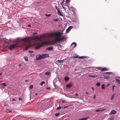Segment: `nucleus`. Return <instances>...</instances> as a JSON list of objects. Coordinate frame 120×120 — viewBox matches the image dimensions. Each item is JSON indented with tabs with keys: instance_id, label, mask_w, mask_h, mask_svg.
Returning a JSON list of instances; mask_svg holds the SVG:
<instances>
[{
	"instance_id": "338daca9",
	"label": "nucleus",
	"mask_w": 120,
	"mask_h": 120,
	"mask_svg": "<svg viewBox=\"0 0 120 120\" xmlns=\"http://www.w3.org/2000/svg\"><path fill=\"white\" fill-rule=\"evenodd\" d=\"M61 5H62V4L61 3Z\"/></svg>"
},
{
	"instance_id": "39448f33",
	"label": "nucleus",
	"mask_w": 120,
	"mask_h": 120,
	"mask_svg": "<svg viewBox=\"0 0 120 120\" xmlns=\"http://www.w3.org/2000/svg\"><path fill=\"white\" fill-rule=\"evenodd\" d=\"M38 60H40L41 59H44L43 54L42 55L40 54H38Z\"/></svg>"
},
{
	"instance_id": "774afa93",
	"label": "nucleus",
	"mask_w": 120,
	"mask_h": 120,
	"mask_svg": "<svg viewBox=\"0 0 120 120\" xmlns=\"http://www.w3.org/2000/svg\"><path fill=\"white\" fill-rule=\"evenodd\" d=\"M39 119V118H38V119Z\"/></svg>"
},
{
	"instance_id": "bb28decb",
	"label": "nucleus",
	"mask_w": 120,
	"mask_h": 120,
	"mask_svg": "<svg viewBox=\"0 0 120 120\" xmlns=\"http://www.w3.org/2000/svg\"><path fill=\"white\" fill-rule=\"evenodd\" d=\"M96 85L98 86H100V84L99 82H98L96 84Z\"/></svg>"
},
{
	"instance_id": "9d476101",
	"label": "nucleus",
	"mask_w": 120,
	"mask_h": 120,
	"mask_svg": "<svg viewBox=\"0 0 120 120\" xmlns=\"http://www.w3.org/2000/svg\"><path fill=\"white\" fill-rule=\"evenodd\" d=\"M89 117V116H87L86 117L82 118H80L78 119V120H87Z\"/></svg>"
},
{
	"instance_id": "20e7f679",
	"label": "nucleus",
	"mask_w": 120,
	"mask_h": 120,
	"mask_svg": "<svg viewBox=\"0 0 120 120\" xmlns=\"http://www.w3.org/2000/svg\"><path fill=\"white\" fill-rule=\"evenodd\" d=\"M17 47V45L16 44H11L9 47V49L10 50L16 48Z\"/></svg>"
},
{
	"instance_id": "c03bdc74",
	"label": "nucleus",
	"mask_w": 120,
	"mask_h": 120,
	"mask_svg": "<svg viewBox=\"0 0 120 120\" xmlns=\"http://www.w3.org/2000/svg\"><path fill=\"white\" fill-rule=\"evenodd\" d=\"M97 68L98 69V70H100L101 68L100 67H99L98 68Z\"/></svg>"
},
{
	"instance_id": "680f3d73",
	"label": "nucleus",
	"mask_w": 120,
	"mask_h": 120,
	"mask_svg": "<svg viewBox=\"0 0 120 120\" xmlns=\"http://www.w3.org/2000/svg\"><path fill=\"white\" fill-rule=\"evenodd\" d=\"M35 94L36 95H37L38 94L37 93H35Z\"/></svg>"
},
{
	"instance_id": "c9c22d12",
	"label": "nucleus",
	"mask_w": 120,
	"mask_h": 120,
	"mask_svg": "<svg viewBox=\"0 0 120 120\" xmlns=\"http://www.w3.org/2000/svg\"><path fill=\"white\" fill-rule=\"evenodd\" d=\"M104 79H108V78L107 76H104Z\"/></svg>"
},
{
	"instance_id": "473e14b6",
	"label": "nucleus",
	"mask_w": 120,
	"mask_h": 120,
	"mask_svg": "<svg viewBox=\"0 0 120 120\" xmlns=\"http://www.w3.org/2000/svg\"><path fill=\"white\" fill-rule=\"evenodd\" d=\"M59 114L60 113L59 112L56 113L55 114V115L56 116H58L59 115Z\"/></svg>"
},
{
	"instance_id": "dca6fc26",
	"label": "nucleus",
	"mask_w": 120,
	"mask_h": 120,
	"mask_svg": "<svg viewBox=\"0 0 120 120\" xmlns=\"http://www.w3.org/2000/svg\"><path fill=\"white\" fill-rule=\"evenodd\" d=\"M53 49L51 47H50L47 48L46 49H48L49 50H51Z\"/></svg>"
},
{
	"instance_id": "37998d69",
	"label": "nucleus",
	"mask_w": 120,
	"mask_h": 120,
	"mask_svg": "<svg viewBox=\"0 0 120 120\" xmlns=\"http://www.w3.org/2000/svg\"><path fill=\"white\" fill-rule=\"evenodd\" d=\"M55 9L57 10H57H58V9H59V8H58L57 7V6H56L55 7Z\"/></svg>"
},
{
	"instance_id": "72a5a7b5",
	"label": "nucleus",
	"mask_w": 120,
	"mask_h": 120,
	"mask_svg": "<svg viewBox=\"0 0 120 120\" xmlns=\"http://www.w3.org/2000/svg\"><path fill=\"white\" fill-rule=\"evenodd\" d=\"M2 85L4 86H5L6 85V84L5 83H2Z\"/></svg>"
},
{
	"instance_id": "2f4dec72",
	"label": "nucleus",
	"mask_w": 120,
	"mask_h": 120,
	"mask_svg": "<svg viewBox=\"0 0 120 120\" xmlns=\"http://www.w3.org/2000/svg\"><path fill=\"white\" fill-rule=\"evenodd\" d=\"M79 56H78L77 55H75V56H73V57L74 58H79Z\"/></svg>"
},
{
	"instance_id": "49530a36",
	"label": "nucleus",
	"mask_w": 120,
	"mask_h": 120,
	"mask_svg": "<svg viewBox=\"0 0 120 120\" xmlns=\"http://www.w3.org/2000/svg\"><path fill=\"white\" fill-rule=\"evenodd\" d=\"M27 26L28 27H30L31 26V25L30 24H29Z\"/></svg>"
},
{
	"instance_id": "a19ab883",
	"label": "nucleus",
	"mask_w": 120,
	"mask_h": 120,
	"mask_svg": "<svg viewBox=\"0 0 120 120\" xmlns=\"http://www.w3.org/2000/svg\"><path fill=\"white\" fill-rule=\"evenodd\" d=\"M54 20L55 21H58V19H54Z\"/></svg>"
},
{
	"instance_id": "e433bc0d",
	"label": "nucleus",
	"mask_w": 120,
	"mask_h": 120,
	"mask_svg": "<svg viewBox=\"0 0 120 120\" xmlns=\"http://www.w3.org/2000/svg\"><path fill=\"white\" fill-rule=\"evenodd\" d=\"M114 119V118L113 117H111L109 119V120H113Z\"/></svg>"
},
{
	"instance_id": "79ce46f5",
	"label": "nucleus",
	"mask_w": 120,
	"mask_h": 120,
	"mask_svg": "<svg viewBox=\"0 0 120 120\" xmlns=\"http://www.w3.org/2000/svg\"><path fill=\"white\" fill-rule=\"evenodd\" d=\"M95 98H96V96H95V95H94V96L93 98V99L94 100L95 99Z\"/></svg>"
},
{
	"instance_id": "b1692460",
	"label": "nucleus",
	"mask_w": 120,
	"mask_h": 120,
	"mask_svg": "<svg viewBox=\"0 0 120 120\" xmlns=\"http://www.w3.org/2000/svg\"><path fill=\"white\" fill-rule=\"evenodd\" d=\"M105 85L104 84H103L101 86V88L102 89H105Z\"/></svg>"
},
{
	"instance_id": "052dcab7",
	"label": "nucleus",
	"mask_w": 120,
	"mask_h": 120,
	"mask_svg": "<svg viewBox=\"0 0 120 120\" xmlns=\"http://www.w3.org/2000/svg\"><path fill=\"white\" fill-rule=\"evenodd\" d=\"M109 84H108L106 86H109Z\"/></svg>"
},
{
	"instance_id": "ea45409f",
	"label": "nucleus",
	"mask_w": 120,
	"mask_h": 120,
	"mask_svg": "<svg viewBox=\"0 0 120 120\" xmlns=\"http://www.w3.org/2000/svg\"><path fill=\"white\" fill-rule=\"evenodd\" d=\"M62 103H67L65 101H64V100L62 101Z\"/></svg>"
},
{
	"instance_id": "7ed1b4c3",
	"label": "nucleus",
	"mask_w": 120,
	"mask_h": 120,
	"mask_svg": "<svg viewBox=\"0 0 120 120\" xmlns=\"http://www.w3.org/2000/svg\"><path fill=\"white\" fill-rule=\"evenodd\" d=\"M44 102L43 101H41L38 107V110H40L42 112L44 110L46 109L49 107V103H44Z\"/></svg>"
},
{
	"instance_id": "7c9ffc66",
	"label": "nucleus",
	"mask_w": 120,
	"mask_h": 120,
	"mask_svg": "<svg viewBox=\"0 0 120 120\" xmlns=\"http://www.w3.org/2000/svg\"><path fill=\"white\" fill-rule=\"evenodd\" d=\"M45 15L46 16H47V17H49V16H51V14H45Z\"/></svg>"
},
{
	"instance_id": "6ab92c4d",
	"label": "nucleus",
	"mask_w": 120,
	"mask_h": 120,
	"mask_svg": "<svg viewBox=\"0 0 120 120\" xmlns=\"http://www.w3.org/2000/svg\"><path fill=\"white\" fill-rule=\"evenodd\" d=\"M6 112L7 113H11L12 112L11 111L9 110V109H7L6 110Z\"/></svg>"
},
{
	"instance_id": "c85d7f7f",
	"label": "nucleus",
	"mask_w": 120,
	"mask_h": 120,
	"mask_svg": "<svg viewBox=\"0 0 120 120\" xmlns=\"http://www.w3.org/2000/svg\"><path fill=\"white\" fill-rule=\"evenodd\" d=\"M89 77H92L93 78H94L95 76H95V75H89Z\"/></svg>"
},
{
	"instance_id": "e2e57ef3",
	"label": "nucleus",
	"mask_w": 120,
	"mask_h": 120,
	"mask_svg": "<svg viewBox=\"0 0 120 120\" xmlns=\"http://www.w3.org/2000/svg\"><path fill=\"white\" fill-rule=\"evenodd\" d=\"M2 75V73H0V76Z\"/></svg>"
},
{
	"instance_id": "a18cd8bd",
	"label": "nucleus",
	"mask_w": 120,
	"mask_h": 120,
	"mask_svg": "<svg viewBox=\"0 0 120 120\" xmlns=\"http://www.w3.org/2000/svg\"><path fill=\"white\" fill-rule=\"evenodd\" d=\"M18 99H19V101H21V100H22V98H18Z\"/></svg>"
},
{
	"instance_id": "5fc2aeb1",
	"label": "nucleus",
	"mask_w": 120,
	"mask_h": 120,
	"mask_svg": "<svg viewBox=\"0 0 120 120\" xmlns=\"http://www.w3.org/2000/svg\"><path fill=\"white\" fill-rule=\"evenodd\" d=\"M71 8H72V9H75V8H74L73 7H71Z\"/></svg>"
},
{
	"instance_id": "a211bd4d",
	"label": "nucleus",
	"mask_w": 120,
	"mask_h": 120,
	"mask_svg": "<svg viewBox=\"0 0 120 120\" xmlns=\"http://www.w3.org/2000/svg\"><path fill=\"white\" fill-rule=\"evenodd\" d=\"M107 70V68H102L101 69V71H104Z\"/></svg>"
},
{
	"instance_id": "a878e982",
	"label": "nucleus",
	"mask_w": 120,
	"mask_h": 120,
	"mask_svg": "<svg viewBox=\"0 0 120 120\" xmlns=\"http://www.w3.org/2000/svg\"><path fill=\"white\" fill-rule=\"evenodd\" d=\"M86 56H79V58L80 59H82L83 58H86Z\"/></svg>"
},
{
	"instance_id": "f3484780",
	"label": "nucleus",
	"mask_w": 120,
	"mask_h": 120,
	"mask_svg": "<svg viewBox=\"0 0 120 120\" xmlns=\"http://www.w3.org/2000/svg\"><path fill=\"white\" fill-rule=\"evenodd\" d=\"M75 22L77 24H79V20L78 19H75Z\"/></svg>"
},
{
	"instance_id": "9b49d317",
	"label": "nucleus",
	"mask_w": 120,
	"mask_h": 120,
	"mask_svg": "<svg viewBox=\"0 0 120 120\" xmlns=\"http://www.w3.org/2000/svg\"><path fill=\"white\" fill-rule=\"evenodd\" d=\"M57 12L58 13V14L59 15L61 16H63V15L61 13V12L60 10L59 9H58L57 10Z\"/></svg>"
},
{
	"instance_id": "8fccbe9b",
	"label": "nucleus",
	"mask_w": 120,
	"mask_h": 120,
	"mask_svg": "<svg viewBox=\"0 0 120 120\" xmlns=\"http://www.w3.org/2000/svg\"><path fill=\"white\" fill-rule=\"evenodd\" d=\"M106 73H111V72H106Z\"/></svg>"
},
{
	"instance_id": "f8f14e48",
	"label": "nucleus",
	"mask_w": 120,
	"mask_h": 120,
	"mask_svg": "<svg viewBox=\"0 0 120 120\" xmlns=\"http://www.w3.org/2000/svg\"><path fill=\"white\" fill-rule=\"evenodd\" d=\"M43 56L44 59L48 57H49V55L48 54H43Z\"/></svg>"
},
{
	"instance_id": "0eeeda50",
	"label": "nucleus",
	"mask_w": 120,
	"mask_h": 120,
	"mask_svg": "<svg viewBox=\"0 0 120 120\" xmlns=\"http://www.w3.org/2000/svg\"><path fill=\"white\" fill-rule=\"evenodd\" d=\"M73 28V27L72 26H71L69 27L66 30V33H68L70 30L71 29Z\"/></svg>"
},
{
	"instance_id": "de8ad7c7",
	"label": "nucleus",
	"mask_w": 120,
	"mask_h": 120,
	"mask_svg": "<svg viewBox=\"0 0 120 120\" xmlns=\"http://www.w3.org/2000/svg\"><path fill=\"white\" fill-rule=\"evenodd\" d=\"M75 95L76 96H77L78 95V94L77 93H76L75 94Z\"/></svg>"
},
{
	"instance_id": "09e8293b",
	"label": "nucleus",
	"mask_w": 120,
	"mask_h": 120,
	"mask_svg": "<svg viewBox=\"0 0 120 120\" xmlns=\"http://www.w3.org/2000/svg\"><path fill=\"white\" fill-rule=\"evenodd\" d=\"M29 52H30V53H32V52H33V51H29Z\"/></svg>"
},
{
	"instance_id": "603ef678",
	"label": "nucleus",
	"mask_w": 120,
	"mask_h": 120,
	"mask_svg": "<svg viewBox=\"0 0 120 120\" xmlns=\"http://www.w3.org/2000/svg\"><path fill=\"white\" fill-rule=\"evenodd\" d=\"M12 101H15V100L14 99H13L12 100Z\"/></svg>"
},
{
	"instance_id": "412c9836",
	"label": "nucleus",
	"mask_w": 120,
	"mask_h": 120,
	"mask_svg": "<svg viewBox=\"0 0 120 120\" xmlns=\"http://www.w3.org/2000/svg\"><path fill=\"white\" fill-rule=\"evenodd\" d=\"M104 109H97V110H95V111L96 112H99V111H103V110H104Z\"/></svg>"
},
{
	"instance_id": "6e6552de",
	"label": "nucleus",
	"mask_w": 120,
	"mask_h": 120,
	"mask_svg": "<svg viewBox=\"0 0 120 120\" xmlns=\"http://www.w3.org/2000/svg\"><path fill=\"white\" fill-rule=\"evenodd\" d=\"M73 85V84L71 83H70L66 85V86L67 88H70Z\"/></svg>"
},
{
	"instance_id": "13d9d810",
	"label": "nucleus",
	"mask_w": 120,
	"mask_h": 120,
	"mask_svg": "<svg viewBox=\"0 0 120 120\" xmlns=\"http://www.w3.org/2000/svg\"><path fill=\"white\" fill-rule=\"evenodd\" d=\"M29 81V80H26L25 81L26 82H28V81Z\"/></svg>"
},
{
	"instance_id": "0e129e2a",
	"label": "nucleus",
	"mask_w": 120,
	"mask_h": 120,
	"mask_svg": "<svg viewBox=\"0 0 120 120\" xmlns=\"http://www.w3.org/2000/svg\"><path fill=\"white\" fill-rule=\"evenodd\" d=\"M21 64H19V66H21Z\"/></svg>"
},
{
	"instance_id": "393cba45",
	"label": "nucleus",
	"mask_w": 120,
	"mask_h": 120,
	"mask_svg": "<svg viewBox=\"0 0 120 120\" xmlns=\"http://www.w3.org/2000/svg\"><path fill=\"white\" fill-rule=\"evenodd\" d=\"M114 94H113L112 96L111 97V100H113V98L114 96Z\"/></svg>"
},
{
	"instance_id": "c756f323",
	"label": "nucleus",
	"mask_w": 120,
	"mask_h": 120,
	"mask_svg": "<svg viewBox=\"0 0 120 120\" xmlns=\"http://www.w3.org/2000/svg\"><path fill=\"white\" fill-rule=\"evenodd\" d=\"M70 2V0H66L65 1V2L67 4H68Z\"/></svg>"
},
{
	"instance_id": "58836bf2",
	"label": "nucleus",
	"mask_w": 120,
	"mask_h": 120,
	"mask_svg": "<svg viewBox=\"0 0 120 120\" xmlns=\"http://www.w3.org/2000/svg\"><path fill=\"white\" fill-rule=\"evenodd\" d=\"M68 106H64V107L63 108L64 109L66 108H67Z\"/></svg>"
},
{
	"instance_id": "cd10ccee",
	"label": "nucleus",
	"mask_w": 120,
	"mask_h": 120,
	"mask_svg": "<svg viewBox=\"0 0 120 120\" xmlns=\"http://www.w3.org/2000/svg\"><path fill=\"white\" fill-rule=\"evenodd\" d=\"M33 86L32 85H31L30 86L29 88L30 89H31L33 88Z\"/></svg>"
},
{
	"instance_id": "864d4df0",
	"label": "nucleus",
	"mask_w": 120,
	"mask_h": 120,
	"mask_svg": "<svg viewBox=\"0 0 120 120\" xmlns=\"http://www.w3.org/2000/svg\"><path fill=\"white\" fill-rule=\"evenodd\" d=\"M38 55H37L36 57V59L37 60H38V57H37Z\"/></svg>"
},
{
	"instance_id": "3c124183",
	"label": "nucleus",
	"mask_w": 120,
	"mask_h": 120,
	"mask_svg": "<svg viewBox=\"0 0 120 120\" xmlns=\"http://www.w3.org/2000/svg\"><path fill=\"white\" fill-rule=\"evenodd\" d=\"M92 90L93 91L94 90V88L93 87H91Z\"/></svg>"
},
{
	"instance_id": "bf43d9fd",
	"label": "nucleus",
	"mask_w": 120,
	"mask_h": 120,
	"mask_svg": "<svg viewBox=\"0 0 120 120\" xmlns=\"http://www.w3.org/2000/svg\"><path fill=\"white\" fill-rule=\"evenodd\" d=\"M86 94H88V92H86Z\"/></svg>"
},
{
	"instance_id": "2eb2a0df",
	"label": "nucleus",
	"mask_w": 120,
	"mask_h": 120,
	"mask_svg": "<svg viewBox=\"0 0 120 120\" xmlns=\"http://www.w3.org/2000/svg\"><path fill=\"white\" fill-rule=\"evenodd\" d=\"M69 79V78L67 76H65L64 78V79L67 82L68 81Z\"/></svg>"
},
{
	"instance_id": "aec40b11",
	"label": "nucleus",
	"mask_w": 120,
	"mask_h": 120,
	"mask_svg": "<svg viewBox=\"0 0 120 120\" xmlns=\"http://www.w3.org/2000/svg\"><path fill=\"white\" fill-rule=\"evenodd\" d=\"M116 81L120 85V80H119L118 79H115Z\"/></svg>"
},
{
	"instance_id": "f704fd0d",
	"label": "nucleus",
	"mask_w": 120,
	"mask_h": 120,
	"mask_svg": "<svg viewBox=\"0 0 120 120\" xmlns=\"http://www.w3.org/2000/svg\"><path fill=\"white\" fill-rule=\"evenodd\" d=\"M24 58H25V60H26V61H28V59H27V57H25Z\"/></svg>"
},
{
	"instance_id": "4468645a",
	"label": "nucleus",
	"mask_w": 120,
	"mask_h": 120,
	"mask_svg": "<svg viewBox=\"0 0 120 120\" xmlns=\"http://www.w3.org/2000/svg\"><path fill=\"white\" fill-rule=\"evenodd\" d=\"M56 62L57 63H62L64 62V60H57L56 61Z\"/></svg>"
},
{
	"instance_id": "4d7b16f0",
	"label": "nucleus",
	"mask_w": 120,
	"mask_h": 120,
	"mask_svg": "<svg viewBox=\"0 0 120 120\" xmlns=\"http://www.w3.org/2000/svg\"><path fill=\"white\" fill-rule=\"evenodd\" d=\"M62 7H63V8L65 10V8H64V7H63V6H62Z\"/></svg>"
},
{
	"instance_id": "6e6d98bb",
	"label": "nucleus",
	"mask_w": 120,
	"mask_h": 120,
	"mask_svg": "<svg viewBox=\"0 0 120 120\" xmlns=\"http://www.w3.org/2000/svg\"><path fill=\"white\" fill-rule=\"evenodd\" d=\"M42 96V95H38V96L39 97H41Z\"/></svg>"
},
{
	"instance_id": "5701e85b",
	"label": "nucleus",
	"mask_w": 120,
	"mask_h": 120,
	"mask_svg": "<svg viewBox=\"0 0 120 120\" xmlns=\"http://www.w3.org/2000/svg\"><path fill=\"white\" fill-rule=\"evenodd\" d=\"M115 87H116V86L115 85H113L112 86V91H114V88Z\"/></svg>"
},
{
	"instance_id": "ddd939ff",
	"label": "nucleus",
	"mask_w": 120,
	"mask_h": 120,
	"mask_svg": "<svg viewBox=\"0 0 120 120\" xmlns=\"http://www.w3.org/2000/svg\"><path fill=\"white\" fill-rule=\"evenodd\" d=\"M45 74L47 75L50 76L51 75V73L50 72H47L45 73Z\"/></svg>"
},
{
	"instance_id": "4be33fe9",
	"label": "nucleus",
	"mask_w": 120,
	"mask_h": 120,
	"mask_svg": "<svg viewBox=\"0 0 120 120\" xmlns=\"http://www.w3.org/2000/svg\"><path fill=\"white\" fill-rule=\"evenodd\" d=\"M45 83V82L43 81L42 82H41L40 84V85L41 86H42L43 84H44Z\"/></svg>"
},
{
	"instance_id": "4c0bfd02",
	"label": "nucleus",
	"mask_w": 120,
	"mask_h": 120,
	"mask_svg": "<svg viewBox=\"0 0 120 120\" xmlns=\"http://www.w3.org/2000/svg\"><path fill=\"white\" fill-rule=\"evenodd\" d=\"M61 108V106H59L57 108V109H60Z\"/></svg>"
},
{
	"instance_id": "f257e3e1",
	"label": "nucleus",
	"mask_w": 120,
	"mask_h": 120,
	"mask_svg": "<svg viewBox=\"0 0 120 120\" xmlns=\"http://www.w3.org/2000/svg\"><path fill=\"white\" fill-rule=\"evenodd\" d=\"M63 34V32L56 31L44 34L41 35L40 38L38 35V41H42L40 44L38 43V49L43 46L49 45V42L51 40H53L55 43L60 42L63 39L62 36Z\"/></svg>"
},
{
	"instance_id": "69168bd1",
	"label": "nucleus",
	"mask_w": 120,
	"mask_h": 120,
	"mask_svg": "<svg viewBox=\"0 0 120 120\" xmlns=\"http://www.w3.org/2000/svg\"><path fill=\"white\" fill-rule=\"evenodd\" d=\"M49 87H47V89H49Z\"/></svg>"
},
{
	"instance_id": "f03ea898",
	"label": "nucleus",
	"mask_w": 120,
	"mask_h": 120,
	"mask_svg": "<svg viewBox=\"0 0 120 120\" xmlns=\"http://www.w3.org/2000/svg\"><path fill=\"white\" fill-rule=\"evenodd\" d=\"M33 34V36L29 38H24L22 40L26 42L23 44V46L25 48V50H27L30 48L31 45L30 43H31L34 45L36 46L35 48L38 49V34L37 32H34Z\"/></svg>"
},
{
	"instance_id": "1a4fd4ad",
	"label": "nucleus",
	"mask_w": 120,
	"mask_h": 120,
	"mask_svg": "<svg viewBox=\"0 0 120 120\" xmlns=\"http://www.w3.org/2000/svg\"><path fill=\"white\" fill-rule=\"evenodd\" d=\"M76 46V44L75 42H73L71 45V46H72V47L73 48H75Z\"/></svg>"
},
{
	"instance_id": "423d86ee",
	"label": "nucleus",
	"mask_w": 120,
	"mask_h": 120,
	"mask_svg": "<svg viewBox=\"0 0 120 120\" xmlns=\"http://www.w3.org/2000/svg\"><path fill=\"white\" fill-rule=\"evenodd\" d=\"M116 113V111L115 110H112L111 112L109 113L110 115H114Z\"/></svg>"
}]
</instances>
